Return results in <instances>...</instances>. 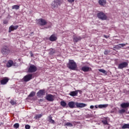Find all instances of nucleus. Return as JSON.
<instances>
[{
  "mask_svg": "<svg viewBox=\"0 0 129 129\" xmlns=\"http://www.w3.org/2000/svg\"><path fill=\"white\" fill-rule=\"evenodd\" d=\"M43 116V113H41L40 114L36 115L34 117L35 119H39V118H41Z\"/></svg>",
  "mask_w": 129,
  "mask_h": 129,
  "instance_id": "nucleus-24",
  "label": "nucleus"
},
{
  "mask_svg": "<svg viewBox=\"0 0 129 129\" xmlns=\"http://www.w3.org/2000/svg\"><path fill=\"white\" fill-rule=\"evenodd\" d=\"M14 126L15 128H18L20 126V125L19 124V123H16L14 124Z\"/></svg>",
  "mask_w": 129,
  "mask_h": 129,
  "instance_id": "nucleus-33",
  "label": "nucleus"
},
{
  "mask_svg": "<svg viewBox=\"0 0 129 129\" xmlns=\"http://www.w3.org/2000/svg\"><path fill=\"white\" fill-rule=\"evenodd\" d=\"M68 106L70 108H83L85 107L87 105L83 103L75 102L74 101L69 102L68 103Z\"/></svg>",
  "mask_w": 129,
  "mask_h": 129,
  "instance_id": "nucleus-1",
  "label": "nucleus"
},
{
  "mask_svg": "<svg viewBox=\"0 0 129 129\" xmlns=\"http://www.w3.org/2000/svg\"><path fill=\"white\" fill-rule=\"evenodd\" d=\"M31 79H33V75L32 74H28L25 76H24L23 78L24 81L25 82H28V81H30Z\"/></svg>",
  "mask_w": 129,
  "mask_h": 129,
  "instance_id": "nucleus-8",
  "label": "nucleus"
},
{
  "mask_svg": "<svg viewBox=\"0 0 129 129\" xmlns=\"http://www.w3.org/2000/svg\"><path fill=\"white\" fill-rule=\"evenodd\" d=\"M49 40L50 41H51V42H54V41L57 40V37L53 34L49 37Z\"/></svg>",
  "mask_w": 129,
  "mask_h": 129,
  "instance_id": "nucleus-19",
  "label": "nucleus"
},
{
  "mask_svg": "<svg viewBox=\"0 0 129 129\" xmlns=\"http://www.w3.org/2000/svg\"><path fill=\"white\" fill-rule=\"evenodd\" d=\"M49 54L50 55H52V54H54V51H53V49H50V51L49 52Z\"/></svg>",
  "mask_w": 129,
  "mask_h": 129,
  "instance_id": "nucleus-36",
  "label": "nucleus"
},
{
  "mask_svg": "<svg viewBox=\"0 0 129 129\" xmlns=\"http://www.w3.org/2000/svg\"><path fill=\"white\" fill-rule=\"evenodd\" d=\"M47 24H48V22L45 19L41 18L38 20V24L39 26H46Z\"/></svg>",
  "mask_w": 129,
  "mask_h": 129,
  "instance_id": "nucleus-7",
  "label": "nucleus"
},
{
  "mask_svg": "<svg viewBox=\"0 0 129 129\" xmlns=\"http://www.w3.org/2000/svg\"><path fill=\"white\" fill-rule=\"evenodd\" d=\"M126 45H127V43H121V44H119L118 45V47H119V48H121V47H124V46H126Z\"/></svg>",
  "mask_w": 129,
  "mask_h": 129,
  "instance_id": "nucleus-27",
  "label": "nucleus"
},
{
  "mask_svg": "<svg viewBox=\"0 0 129 129\" xmlns=\"http://www.w3.org/2000/svg\"><path fill=\"white\" fill-rule=\"evenodd\" d=\"M120 106L122 108H128V107H129V103L127 102V103H122L120 104Z\"/></svg>",
  "mask_w": 129,
  "mask_h": 129,
  "instance_id": "nucleus-18",
  "label": "nucleus"
},
{
  "mask_svg": "<svg viewBox=\"0 0 129 129\" xmlns=\"http://www.w3.org/2000/svg\"><path fill=\"white\" fill-rule=\"evenodd\" d=\"M45 99L48 101L53 102L54 101V96L51 94H48L46 95Z\"/></svg>",
  "mask_w": 129,
  "mask_h": 129,
  "instance_id": "nucleus-12",
  "label": "nucleus"
},
{
  "mask_svg": "<svg viewBox=\"0 0 129 129\" xmlns=\"http://www.w3.org/2000/svg\"><path fill=\"white\" fill-rule=\"evenodd\" d=\"M104 38H106L107 39V38L109 37V36H106V35H104Z\"/></svg>",
  "mask_w": 129,
  "mask_h": 129,
  "instance_id": "nucleus-41",
  "label": "nucleus"
},
{
  "mask_svg": "<svg viewBox=\"0 0 129 129\" xmlns=\"http://www.w3.org/2000/svg\"><path fill=\"white\" fill-rule=\"evenodd\" d=\"M32 56H33V54H31V56L32 57Z\"/></svg>",
  "mask_w": 129,
  "mask_h": 129,
  "instance_id": "nucleus-44",
  "label": "nucleus"
},
{
  "mask_svg": "<svg viewBox=\"0 0 129 129\" xmlns=\"http://www.w3.org/2000/svg\"><path fill=\"white\" fill-rule=\"evenodd\" d=\"M8 82H9V79H8V78H5L1 81V84L2 85H5V84H7Z\"/></svg>",
  "mask_w": 129,
  "mask_h": 129,
  "instance_id": "nucleus-17",
  "label": "nucleus"
},
{
  "mask_svg": "<svg viewBox=\"0 0 129 129\" xmlns=\"http://www.w3.org/2000/svg\"><path fill=\"white\" fill-rule=\"evenodd\" d=\"M82 38L78 35L77 36H74L73 37V42L74 43H77L78 42H79V41H81Z\"/></svg>",
  "mask_w": 129,
  "mask_h": 129,
  "instance_id": "nucleus-11",
  "label": "nucleus"
},
{
  "mask_svg": "<svg viewBox=\"0 0 129 129\" xmlns=\"http://www.w3.org/2000/svg\"><path fill=\"white\" fill-rule=\"evenodd\" d=\"M108 106V104H100L98 105L99 108H106Z\"/></svg>",
  "mask_w": 129,
  "mask_h": 129,
  "instance_id": "nucleus-23",
  "label": "nucleus"
},
{
  "mask_svg": "<svg viewBox=\"0 0 129 129\" xmlns=\"http://www.w3.org/2000/svg\"><path fill=\"white\" fill-rule=\"evenodd\" d=\"M25 128L26 129H30V128H31V126H30V125H29V124H27L25 125Z\"/></svg>",
  "mask_w": 129,
  "mask_h": 129,
  "instance_id": "nucleus-35",
  "label": "nucleus"
},
{
  "mask_svg": "<svg viewBox=\"0 0 129 129\" xmlns=\"http://www.w3.org/2000/svg\"><path fill=\"white\" fill-rule=\"evenodd\" d=\"M10 48L7 46H4L1 49V53H2L4 56H7L10 54Z\"/></svg>",
  "mask_w": 129,
  "mask_h": 129,
  "instance_id": "nucleus-4",
  "label": "nucleus"
},
{
  "mask_svg": "<svg viewBox=\"0 0 129 129\" xmlns=\"http://www.w3.org/2000/svg\"><path fill=\"white\" fill-rule=\"evenodd\" d=\"M49 121L50 123H55V121L52 119V117H49Z\"/></svg>",
  "mask_w": 129,
  "mask_h": 129,
  "instance_id": "nucleus-31",
  "label": "nucleus"
},
{
  "mask_svg": "<svg viewBox=\"0 0 129 129\" xmlns=\"http://www.w3.org/2000/svg\"><path fill=\"white\" fill-rule=\"evenodd\" d=\"M18 28H19V26H18V25L15 26H14L13 25H11L9 27V33H11V32H12V31L17 30V29H18Z\"/></svg>",
  "mask_w": 129,
  "mask_h": 129,
  "instance_id": "nucleus-16",
  "label": "nucleus"
},
{
  "mask_svg": "<svg viewBox=\"0 0 129 129\" xmlns=\"http://www.w3.org/2000/svg\"><path fill=\"white\" fill-rule=\"evenodd\" d=\"M20 6L19 5H14L12 6V10H19Z\"/></svg>",
  "mask_w": 129,
  "mask_h": 129,
  "instance_id": "nucleus-25",
  "label": "nucleus"
},
{
  "mask_svg": "<svg viewBox=\"0 0 129 129\" xmlns=\"http://www.w3.org/2000/svg\"><path fill=\"white\" fill-rule=\"evenodd\" d=\"M98 3L100 6H105L106 5V1L105 0H99Z\"/></svg>",
  "mask_w": 129,
  "mask_h": 129,
  "instance_id": "nucleus-21",
  "label": "nucleus"
},
{
  "mask_svg": "<svg viewBox=\"0 0 129 129\" xmlns=\"http://www.w3.org/2000/svg\"><path fill=\"white\" fill-rule=\"evenodd\" d=\"M10 103L12 104V105H16V104H17V101L14 100H11Z\"/></svg>",
  "mask_w": 129,
  "mask_h": 129,
  "instance_id": "nucleus-29",
  "label": "nucleus"
},
{
  "mask_svg": "<svg viewBox=\"0 0 129 129\" xmlns=\"http://www.w3.org/2000/svg\"><path fill=\"white\" fill-rule=\"evenodd\" d=\"M60 105L63 108L68 107V106H67V103H66V102H65V101H61L60 102Z\"/></svg>",
  "mask_w": 129,
  "mask_h": 129,
  "instance_id": "nucleus-20",
  "label": "nucleus"
},
{
  "mask_svg": "<svg viewBox=\"0 0 129 129\" xmlns=\"http://www.w3.org/2000/svg\"><path fill=\"white\" fill-rule=\"evenodd\" d=\"M75 0H68V2H69V3H70L71 4H72V3H74V1Z\"/></svg>",
  "mask_w": 129,
  "mask_h": 129,
  "instance_id": "nucleus-37",
  "label": "nucleus"
},
{
  "mask_svg": "<svg viewBox=\"0 0 129 129\" xmlns=\"http://www.w3.org/2000/svg\"><path fill=\"white\" fill-rule=\"evenodd\" d=\"M90 68H89V67L85 66L82 67L81 70H82L84 72H89V71H90Z\"/></svg>",
  "mask_w": 129,
  "mask_h": 129,
  "instance_id": "nucleus-15",
  "label": "nucleus"
},
{
  "mask_svg": "<svg viewBox=\"0 0 129 129\" xmlns=\"http://www.w3.org/2000/svg\"><path fill=\"white\" fill-rule=\"evenodd\" d=\"M67 67L71 70H76L77 69V63L73 59H70L69 63L67 64Z\"/></svg>",
  "mask_w": 129,
  "mask_h": 129,
  "instance_id": "nucleus-2",
  "label": "nucleus"
},
{
  "mask_svg": "<svg viewBox=\"0 0 129 129\" xmlns=\"http://www.w3.org/2000/svg\"><path fill=\"white\" fill-rule=\"evenodd\" d=\"M122 129L129 128V124H124L122 126Z\"/></svg>",
  "mask_w": 129,
  "mask_h": 129,
  "instance_id": "nucleus-26",
  "label": "nucleus"
},
{
  "mask_svg": "<svg viewBox=\"0 0 129 129\" xmlns=\"http://www.w3.org/2000/svg\"><path fill=\"white\" fill-rule=\"evenodd\" d=\"M37 67L34 64H31L28 68V73H34V72H36L37 71Z\"/></svg>",
  "mask_w": 129,
  "mask_h": 129,
  "instance_id": "nucleus-6",
  "label": "nucleus"
},
{
  "mask_svg": "<svg viewBox=\"0 0 129 129\" xmlns=\"http://www.w3.org/2000/svg\"><path fill=\"white\" fill-rule=\"evenodd\" d=\"M9 23V22L7 20H5L4 21L3 23L4 24V25H6L7 24H8Z\"/></svg>",
  "mask_w": 129,
  "mask_h": 129,
  "instance_id": "nucleus-38",
  "label": "nucleus"
},
{
  "mask_svg": "<svg viewBox=\"0 0 129 129\" xmlns=\"http://www.w3.org/2000/svg\"><path fill=\"white\" fill-rule=\"evenodd\" d=\"M78 92H81V91L78 90L75 91H71L70 93V95H71V96H77Z\"/></svg>",
  "mask_w": 129,
  "mask_h": 129,
  "instance_id": "nucleus-14",
  "label": "nucleus"
},
{
  "mask_svg": "<svg viewBox=\"0 0 129 129\" xmlns=\"http://www.w3.org/2000/svg\"><path fill=\"white\" fill-rule=\"evenodd\" d=\"M45 90H40L37 93V96H38V97H43V96L45 95Z\"/></svg>",
  "mask_w": 129,
  "mask_h": 129,
  "instance_id": "nucleus-13",
  "label": "nucleus"
},
{
  "mask_svg": "<svg viewBox=\"0 0 129 129\" xmlns=\"http://www.w3.org/2000/svg\"><path fill=\"white\" fill-rule=\"evenodd\" d=\"M36 94V93L34 92H31V93L29 94V97H33V96H35V95Z\"/></svg>",
  "mask_w": 129,
  "mask_h": 129,
  "instance_id": "nucleus-30",
  "label": "nucleus"
},
{
  "mask_svg": "<svg viewBox=\"0 0 129 129\" xmlns=\"http://www.w3.org/2000/svg\"><path fill=\"white\" fill-rule=\"evenodd\" d=\"M12 66H17V62L12 60H10L7 62V67L10 68V67H12Z\"/></svg>",
  "mask_w": 129,
  "mask_h": 129,
  "instance_id": "nucleus-10",
  "label": "nucleus"
},
{
  "mask_svg": "<svg viewBox=\"0 0 129 129\" xmlns=\"http://www.w3.org/2000/svg\"><path fill=\"white\" fill-rule=\"evenodd\" d=\"M128 63L126 62H123L119 63L118 66V69H123V68H125L127 67Z\"/></svg>",
  "mask_w": 129,
  "mask_h": 129,
  "instance_id": "nucleus-9",
  "label": "nucleus"
},
{
  "mask_svg": "<svg viewBox=\"0 0 129 129\" xmlns=\"http://www.w3.org/2000/svg\"><path fill=\"white\" fill-rule=\"evenodd\" d=\"M104 53L105 54V55H106V51H105Z\"/></svg>",
  "mask_w": 129,
  "mask_h": 129,
  "instance_id": "nucleus-43",
  "label": "nucleus"
},
{
  "mask_svg": "<svg viewBox=\"0 0 129 129\" xmlns=\"http://www.w3.org/2000/svg\"><path fill=\"white\" fill-rule=\"evenodd\" d=\"M102 122L105 125H106L108 124V122L107 121V118H104L102 120Z\"/></svg>",
  "mask_w": 129,
  "mask_h": 129,
  "instance_id": "nucleus-22",
  "label": "nucleus"
},
{
  "mask_svg": "<svg viewBox=\"0 0 129 129\" xmlns=\"http://www.w3.org/2000/svg\"><path fill=\"white\" fill-rule=\"evenodd\" d=\"M66 125H67L68 126H73V125H72V124L70 122L67 123Z\"/></svg>",
  "mask_w": 129,
  "mask_h": 129,
  "instance_id": "nucleus-34",
  "label": "nucleus"
},
{
  "mask_svg": "<svg viewBox=\"0 0 129 129\" xmlns=\"http://www.w3.org/2000/svg\"><path fill=\"white\" fill-rule=\"evenodd\" d=\"M97 17H98V19L100 20H102V21H105V20H107V16L103 13V12H100L97 14Z\"/></svg>",
  "mask_w": 129,
  "mask_h": 129,
  "instance_id": "nucleus-5",
  "label": "nucleus"
},
{
  "mask_svg": "<svg viewBox=\"0 0 129 129\" xmlns=\"http://www.w3.org/2000/svg\"><path fill=\"white\" fill-rule=\"evenodd\" d=\"M95 108H98V106L95 105Z\"/></svg>",
  "mask_w": 129,
  "mask_h": 129,
  "instance_id": "nucleus-42",
  "label": "nucleus"
},
{
  "mask_svg": "<svg viewBox=\"0 0 129 129\" xmlns=\"http://www.w3.org/2000/svg\"><path fill=\"white\" fill-rule=\"evenodd\" d=\"M119 113H124V112H125V109H121V110H119Z\"/></svg>",
  "mask_w": 129,
  "mask_h": 129,
  "instance_id": "nucleus-32",
  "label": "nucleus"
},
{
  "mask_svg": "<svg viewBox=\"0 0 129 129\" xmlns=\"http://www.w3.org/2000/svg\"><path fill=\"white\" fill-rule=\"evenodd\" d=\"M90 108H91V109H93V108H94V106L91 105L90 107Z\"/></svg>",
  "mask_w": 129,
  "mask_h": 129,
  "instance_id": "nucleus-39",
  "label": "nucleus"
},
{
  "mask_svg": "<svg viewBox=\"0 0 129 129\" xmlns=\"http://www.w3.org/2000/svg\"><path fill=\"white\" fill-rule=\"evenodd\" d=\"M49 26H48V28H50V27H51V23H49Z\"/></svg>",
  "mask_w": 129,
  "mask_h": 129,
  "instance_id": "nucleus-40",
  "label": "nucleus"
},
{
  "mask_svg": "<svg viewBox=\"0 0 129 129\" xmlns=\"http://www.w3.org/2000/svg\"><path fill=\"white\" fill-rule=\"evenodd\" d=\"M98 71L99 72H101L102 73H103L104 74H107V72H106V70H103V69H99Z\"/></svg>",
  "mask_w": 129,
  "mask_h": 129,
  "instance_id": "nucleus-28",
  "label": "nucleus"
},
{
  "mask_svg": "<svg viewBox=\"0 0 129 129\" xmlns=\"http://www.w3.org/2000/svg\"><path fill=\"white\" fill-rule=\"evenodd\" d=\"M61 0H54L51 4V9L54 11H56L59 9V7L61 6Z\"/></svg>",
  "mask_w": 129,
  "mask_h": 129,
  "instance_id": "nucleus-3",
  "label": "nucleus"
}]
</instances>
